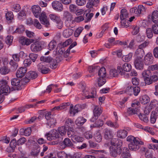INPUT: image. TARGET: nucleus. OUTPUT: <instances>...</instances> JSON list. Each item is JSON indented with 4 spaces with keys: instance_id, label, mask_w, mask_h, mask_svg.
<instances>
[{
    "instance_id": "obj_1",
    "label": "nucleus",
    "mask_w": 158,
    "mask_h": 158,
    "mask_svg": "<svg viewBox=\"0 0 158 158\" xmlns=\"http://www.w3.org/2000/svg\"><path fill=\"white\" fill-rule=\"evenodd\" d=\"M31 9L34 16L36 18L39 17L41 23L44 25L45 27H48L50 25V23L44 12H43L40 14L41 10L40 6L38 5H34L32 6Z\"/></svg>"
},
{
    "instance_id": "obj_2",
    "label": "nucleus",
    "mask_w": 158,
    "mask_h": 158,
    "mask_svg": "<svg viewBox=\"0 0 158 158\" xmlns=\"http://www.w3.org/2000/svg\"><path fill=\"white\" fill-rule=\"evenodd\" d=\"M127 140L130 143L128 145L129 149L131 151H135L140 148V145H143V142L137 137L130 135L127 138Z\"/></svg>"
},
{
    "instance_id": "obj_3",
    "label": "nucleus",
    "mask_w": 158,
    "mask_h": 158,
    "mask_svg": "<svg viewBox=\"0 0 158 158\" xmlns=\"http://www.w3.org/2000/svg\"><path fill=\"white\" fill-rule=\"evenodd\" d=\"M131 69V65L127 63L124 64L123 65L122 67L121 66H118L117 67V70L119 74L125 78H128L129 77V75L127 73H126L125 72H129Z\"/></svg>"
},
{
    "instance_id": "obj_4",
    "label": "nucleus",
    "mask_w": 158,
    "mask_h": 158,
    "mask_svg": "<svg viewBox=\"0 0 158 158\" xmlns=\"http://www.w3.org/2000/svg\"><path fill=\"white\" fill-rule=\"evenodd\" d=\"M136 57L134 60V64L136 69L139 70H142L144 66V62L143 57L144 55L135 54Z\"/></svg>"
},
{
    "instance_id": "obj_5",
    "label": "nucleus",
    "mask_w": 158,
    "mask_h": 158,
    "mask_svg": "<svg viewBox=\"0 0 158 158\" xmlns=\"http://www.w3.org/2000/svg\"><path fill=\"white\" fill-rule=\"evenodd\" d=\"M10 92L9 86L7 85L6 80H1L0 81V95H7Z\"/></svg>"
},
{
    "instance_id": "obj_6",
    "label": "nucleus",
    "mask_w": 158,
    "mask_h": 158,
    "mask_svg": "<svg viewBox=\"0 0 158 158\" xmlns=\"http://www.w3.org/2000/svg\"><path fill=\"white\" fill-rule=\"evenodd\" d=\"M45 118L47 120V124L49 127L52 128L55 126L56 120L52 116L50 112H48L45 114Z\"/></svg>"
},
{
    "instance_id": "obj_7",
    "label": "nucleus",
    "mask_w": 158,
    "mask_h": 158,
    "mask_svg": "<svg viewBox=\"0 0 158 158\" xmlns=\"http://www.w3.org/2000/svg\"><path fill=\"white\" fill-rule=\"evenodd\" d=\"M49 17L52 20L56 23L58 28L60 29L62 27L63 22L59 16L56 15L52 14L50 15Z\"/></svg>"
},
{
    "instance_id": "obj_8",
    "label": "nucleus",
    "mask_w": 158,
    "mask_h": 158,
    "mask_svg": "<svg viewBox=\"0 0 158 158\" xmlns=\"http://www.w3.org/2000/svg\"><path fill=\"white\" fill-rule=\"evenodd\" d=\"M140 103L138 101L133 102L131 104V107L129 108L127 110V113L129 115H133L137 113L138 110V107Z\"/></svg>"
},
{
    "instance_id": "obj_9",
    "label": "nucleus",
    "mask_w": 158,
    "mask_h": 158,
    "mask_svg": "<svg viewBox=\"0 0 158 158\" xmlns=\"http://www.w3.org/2000/svg\"><path fill=\"white\" fill-rule=\"evenodd\" d=\"M60 135L58 131L55 130H52L46 134L45 136L48 140H55L60 137Z\"/></svg>"
},
{
    "instance_id": "obj_10",
    "label": "nucleus",
    "mask_w": 158,
    "mask_h": 158,
    "mask_svg": "<svg viewBox=\"0 0 158 158\" xmlns=\"http://www.w3.org/2000/svg\"><path fill=\"white\" fill-rule=\"evenodd\" d=\"M42 44L41 41H36L31 45V49L32 51L36 52L42 49Z\"/></svg>"
},
{
    "instance_id": "obj_11",
    "label": "nucleus",
    "mask_w": 158,
    "mask_h": 158,
    "mask_svg": "<svg viewBox=\"0 0 158 158\" xmlns=\"http://www.w3.org/2000/svg\"><path fill=\"white\" fill-rule=\"evenodd\" d=\"M109 149L110 155L111 156L116 157L118 155H119L121 153V149L119 148L110 146Z\"/></svg>"
},
{
    "instance_id": "obj_12",
    "label": "nucleus",
    "mask_w": 158,
    "mask_h": 158,
    "mask_svg": "<svg viewBox=\"0 0 158 158\" xmlns=\"http://www.w3.org/2000/svg\"><path fill=\"white\" fill-rule=\"evenodd\" d=\"M38 71L43 74H47L50 69L47 67L44 62L40 63L37 65Z\"/></svg>"
},
{
    "instance_id": "obj_13",
    "label": "nucleus",
    "mask_w": 158,
    "mask_h": 158,
    "mask_svg": "<svg viewBox=\"0 0 158 158\" xmlns=\"http://www.w3.org/2000/svg\"><path fill=\"white\" fill-rule=\"evenodd\" d=\"M149 43L147 41L141 44L139 46V48L136 50L135 51V54H141V55H144L145 52L143 48L148 46Z\"/></svg>"
},
{
    "instance_id": "obj_14",
    "label": "nucleus",
    "mask_w": 158,
    "mask_h": 158,
    "mask_svg": "<svg viewBox=\"0 0 158 158\" xmlns=\"http://www.w3.org/2000/svg\"><path fill=\"white\" fill-rule=\"evenodd\" d=\"M154 57L150 53H148L143 59L144 63L146 65H148L152 64L154 61Z\"/></svg>"
},
{
    "instance_id": "obj_15",
    "label": "nucleus",
    "mask_w": 158,
    "mask_h": 158,
    "mask_svg": "<svg viewBox=\"0 0 158 158\" xmlns=\"http://www.w3.org/2000/svg\"><path fill=\"white\" fill-rule=\"evenodd\" d=\"M52 6L53 9L57 11L60 12L63 10V5L60 2L54 1L52 3Z\"/></svg>"
},
{
    "instance_id": "obj_16",
    "label": "nucleus",
    "mask_w": 158,
    "mask_h": 158,
    "mask_svg": "<svg viewBox=\"0 0 158 158\" xmlns=\"http://www.w3.org/2000/svg\"><path fill=\"white\" fill-rule=\"evenodd\" d=\"M158 80V77L156 75H151L149 77H147L145 79V82L146 84L150 85L156 82Z\"/></svg>"
},
{
    "instance_id": "obj_17",
    "label": "nucleus",
    "mask_w": 158,
    "mask_h": 158,
    "mask_svg": "<svg viewBox=\"0 0 158 158\" xmlns=\"http://www.w3.org/2000/svg\"><path fill=\"white\" fill-rule=\"evenodd\" d=\"M60 145L62 148L64 149L66 147H72L73 144L69 138H66L60 143Z\"/></svg>"
},
{
    "instance_id": "obj_18",
    "label": "nucleus",
    "mask_w": 158,
    "mask_h": 158,
    "mask_svg": "<svg viewBox=\"0 0 158 158\" xmlns=\"http://www.w3.org/2000/svg\"><path fill=\"white\" fill-rule=\"evenodd\" d=\"M11 84L12 85L16 86L17 90L20 89L21 88L22 84L21 80L17 78L12 79L11 80Z\"/></svg>"
},
{
    "instance_id": "obj_19",
    "label": "nucleus",
    "mask_w": 158,
    "mask_h": 158,
    "mask_svg": "<svg viewBox=\"0 0 158 158\" xmlns=\"http://www.w3.org/2000/svg\"><path fill=\"white\" fill-rule=\"evenodd\" d=\"M27 70V69L25 67H21L19 68L16 73L17 77L20 78H22L24 76Z\"/></svg>"
},
{
    "instance_id": "obj_20",
    "label": "nucleus",
    "mask_w": 158,
    "mask_h": 158,
    "mask_svg": "<svg viewBox=\"0 0 158 158\" xmlns=\"http://www.w3.org/2000/svg\"><path fill=\"white\" fill-rule=\"evenodd\" d=\"M104 138L106 139H111L113 136L112 131L107 128L104 129L103 130Z\"/></svg>"
},
{
    "instance_id": "obj_21",
    "label": "nucleus",
    "mask_w": 158,
    "mask_h": 158,
    "mask_svg": "<svg viewBox=\"0 0 158 158\" xmlns=\"http://www.w3.org/2000/svg\"><path fill=\"white\" fill-rule=\"evenodd\" d=\"M73 105H71L70 108V112L71 114H73V116H74L76 113H78L80 111L81 107L79 105H75L73 109Z\"/></svg>"
},
{
    "instance_id": "obj_22",
    "label": "nucleus",
    "mask_w": 158,
    "mask_h": 158,
    "mask_svg": "<svg viewBox=\"0 0 158 158\" xmlns=\"http://www.w3.org/2000/svg\"><path fill=\"white\" fill-rule=\"evenodd\" d=\"M133 86H128L126 88V90L124 92L123 91L118 92L117 93V94H123V93H127L130 95H131L133 94Z\"/></svg>"
},
{
    "instance_id": "obj_23",
    "label": "nucleus",
    "mask_w": 158,
    "mask_h": 158,
    "mask_svg": "<svg viewBox=\"0 0 158 158\" xmlns=\"http://www.w3.org/2000/svg\"><path fill=\"white\" fill-rule=\"evenodd\" d=\"M127 131L124 130H120L117 132V136L120 138H125L127 135Z\"/></svg>"
},
{
    "instance_id": "obj_24",
    "label": "nucleus",
    "mask_w": 158,
    "mask_h": 158,
    "mask_svg": "<svg viewBox=\"0 0 158 158\" xmlns=\"http://www.w3.org/2000/svg\"><path fill=\"white\" fill-rule=\"evenodd\" d=\"M73 31L71 29L68 28L64 30L63 33V36L65 38H68L72 35Z\"/></svg>"
},
{
    "instance_id": "obj_25",
    "label": "nucleus",
    "mask_w": 158,
    "mask_h": 158,
    "mask_svg": "<svg viewBox=\"0 0 158 158\" xmlns=\"http://www.w3.org/2000/svg\"><path fill=\"white\" fill-rule=\"evenodd\" d=\"M128 14L127 10L125 9H122L120 12V18L121 20H123L128 17Z\"/></svg>"
},
{
    "instance_id": "obj_26",
    "label": "nucleus",
    "mask_w": 158,
    "mask_h": 158,
    "mask_svg": "<svg viewBox=\"0 0 158 158\" xmlns=\"http://www.w3.org/2000/svg\"><path fill=\"white\" fill-rule=\"evenodd\" d=\"M140 101L143 104H145L150 101V98L147 95H145L140 98Z\"/></svg>"
},
{
    "instance_id": "obj_27",
    "label": "nucleus",
    "mask_w": 158,
    "mask_h": 158,
    "mask_svg": "<svg viewBox=\"0 0 158 158\" xmlns=\"http://www.w3.org/2000/svg\"><path fill=\"white\" fill-rule=\"evenodd\" d=\"M86 119L83 117H78L75 121V124L78 126H79L83 125L86 122Z\"/></svg>"
},
{
    "instance_id": "obj_28",
    "label": "nucleus",
    "mask_w": 158,
    "mask_h": 158,
    "mask_svg": "<svg viewBox=\"0 0 158 158\" xmlns=\"http://www.w3.org/2000/svg\"><path fill=\"white\" fill-rule=\"evenodd\" d=\"M152 19L155 23H158V11L157 10L154 11L152 15Z\"/></svg>"
},
{
    "instance_id": "obj_29",
    "label": "nucleus",
    "mask_w": 158,
    "mask_h": 158,
    "mask_svg": "<svg viewBox=\"0 0 158 158\" xmlns=\"http://www.w3.org/2000/svg\"><path fill=\"white\" fill-rule=\"evenodd\" d=\"M26 76L30 79H34L36 78L38 76V74L35 71H30L26 74Z\"/></svg>"
},
{
    "instance_id": "obj_30",
    "label": "nucleus",
    "mask_w": 158,
    "mask_h": 158,
    "mask_svg": "<svg viewBox=\"0 0 158 158\" xmlns=\"http://www.w3.org/2000/svg\"><path fill=\"white\" fill-rule=\"evenodd\" d=\"M122 155L123 157H130L131 156V154L130 153L129 149L126 147H124L123 148Z\"/></svg>"
},
{
    "instance_id": "obj_31",
    "label": "nucleus",
    "mask_w": 158,
    "mask_h": 158,
    "mask_svg": "<svg viewBox=\"0 0 158 158\" xmlns=\"http://www.w3.org/2000/svg\"><path fill=\"white\" fill-rule=\"evenodd\" d=\"M24 54L23 52H20L19 54H15L12 55V57L14 61L16 62H19L20 60V56L21 55H23Z\"/></svg>"
},
{
    "instance_id": "obj_32",
    "label": "nucleus",
    "mask_w": 158,
    "mask_h": 158,
    "mask_svg": "<svg viewBox=\"0 0 158 158\" xmlns=\"http://www.w3.org/2000/svg\"><path fill=\"white\" fill-rule=\"evenodd\" d=\"M137 8V12H139L138 13V16H139L140 15L144 14L146 11V9L145 6L142 5H139Z\"/></svg>"
},
{
    "instance_id": "obj_33",
    "label": "nucleus",
    "mask_w": 158,
    "mask_h": 158,
    "mask_svg": "<svg viewBox=\"0 0 158 158\" xmlns=\"http://www.w3.org/2000/svg\"><path fill=\"white\" fill-rule=\"evenodd\" d=\"M98 74L99 77H105L106 71L105 68L103 67L101 68L98 71Z\"/></svg>"
},
{
    "instance_id": "obj_34",
    "label": "nucleus",
    "mask_w": 158,
    "mask_h": 158,
    "mask_svg": "<svg viewBox=\"0 0 158 158\" xmlns=\"http://www.w3.org/2000/svg\"><path fill=\"white\" fill-rule=\"evenodd\" d=\"M63 16V18L65 20V21L70 20L73 18L72 15L68 11H64Z\"/></svg>"
},
{
    "instance_id": "obj_35",
    "label": "nucleus",
    "mask_w": 158,
    "mask_h": 158,
    "mask_svg": "<svg viewBox=\"0 0 158 158\" xmlns=\"http://www.w3.org/2000/svg\"><path fill=\"white\" fill-rule=\"evenodd\" d=\"M156 112L155 111H152L150 117V122L152 124L154 123L156 121L157 117L158 116L156 115Z\"/></svg>"
},
{
    "instance_id": "obj_36",
    "label": "nucleus",
    "mask_w": 158,
    "mask_h": 158,
    "mask_svg": "<svg viewBox=\"0 0 158 158\" xmlns=\"http://www.w3.org/2000/svg\"><path fill=\"white\" fill-rule=\"evenodd\" d=\"M106 124L108 126L114 128H117L119 127V125L116 122L113 123L110 120L106 122Z\"/></svg>"
},
{
    "instance_id": "obj_37",
    "label": "nucleus",
    "mask_w": 158,
    "mask_h": 158,
    "mask_svg": "<svg viewBox=\"0 0 158 158\" xmlns=\"http://www.w3.org/2000/svg\"><path fill=\"white\" fill-rule=\"evenodd\" d=\"M119 72L115 69H111L110 70L109 76L111 77H116L118 75Z\"/></svg>"
},
{
    "instance_id": "obj_38",
    "label": "nucleus",
    "mask_w": 158,
    "mask_h": 158,
    "mask_svg": "<svg viewBox=\"0 0 158 158\" xmlns=\"http://www.w3.org/2000/svg\"><path fill=\"white\" fill-rule=\"evenodd\" d=\"M94 115L99 116L102 113V110L98 106H95L93 110Z\"/></svg>"
},
{
    "instance_id": "obj_39",
    "label": "nucleus",
    "mask_w": 158,
    "mask_h": 158,
    "mask_svg": "<svg viewBox=\"0 0 158 158\" xmlns=\"http://www.w3.org/2000/svg\"><path fill=\"white\" fill-rule=\"evenodd\" d=\"M65 125L68 128H73V126L74 125L73 121L70 118H68L66 121Z\"/></svg>"
},
{
    "instance_id": "obj_40",
    "label": "nucleus",
    "mask_w": 158,
    "mask_h": 158,
    "mask_svg": "<svg viewBox=\"0 0 158 158\" xmlns=\"http://www.w3.org/2000/svg\"><path fill=\"white\" fill-rule=\"evenodd\" d=\"M9 63L11 66V68L14 70H15L18 67V64L17 62L14 61L11 59Z\"/></svg>"
},
{
    "instance_id": "obj_41",
    "label": "nucleus",
    "mask_w": 158,
    "mask_h": 158,
    "mask_svg": "<svg viewBox=\"0 0 158 158\" xmlns=\"http://www.w3.org/2000/svg\"><path fill=\"white\" fill-rule=\"evenodd\" d=\"M132 56V53L131 52L130 53L127 55L123 56L122 57V60L125 62H128L131 59Z\"/></svg>"
},
{
    "instance_id": "obj_42",
    "label": "nucleus",
    "mask_w": 158,
    "mask_h": 158,
    "mask_svg": "<svg viewBox=\"0 0 158 158\" xmlns=\"http://www.w3.org/2000/svg\"><path fill=\"white\" fill-rule=\"evenodd\" d=\"M58 130L59 134H60L61 135H65L67 131L65 127L64 126L59 127Z\"/></svg>"
},
{
    "instance_id": "obj_43",
    "label": "nucleus",
    "mask_w": 158,
    "mask_h": 158,
    "mask_svg": "<svg viewBox=\"0 0 158 158\" xmlns=\"http://www.w3.org/2000/svg\"><path fill=\"white\" fill-rule=\"evenodd\" d=\"M89 2L87 4L86 6L87 8H91L94 6V2H96L97 3L99 2L98 0H89Z\"/></svg>"
},
{
    "instance_id": "obj_44",
    "label": "nucleus",
    "mask_w": 158,
    "mask_h": 158,
    "mask_svg": "<svg viewBox=\"0 0 158 158\" xmlns=\"http://www.w3.org/2000/svg\"><path fill=\"white\" fill-rule=\"evenodd\" d=\"M94 138L96 141L100 143L102 141V137L100 133L98 132L95 134Z\"/></svg>"
},
{
    "instance_id": "obj_45",
    "label": "nucleus",
    "mask_w": 158,
    "mask_h": 158,
    "mask_svg": "<svg viewBox=\"0 0 158 158\" xmlns=\"http://www.w3.org/2000/svg\"><path fill=\"white\" fill-rule=\"evenodd\" d=\"M10 71V69L6 66H3L0 69V73L2 74H7Z\"/></svg>"
},
{
    "instance_id": "obj_46",
    "label": "nucleus",
    "mask_w": 158,
    "mask_h": 158,
    "mask_svg": "<svg viewBox=\"0 0 158 158\" xmlns=\"http://www.w3.org/2000/svg\"><path fill=\"white\" fill-rule=\"evenodd\" d=\"M150 70L148 69V70H144L143 72L142 75L143 77H144V81L145 79L146 78L149 77L151 75L152 73Z\"/></svg>"
},
{
    "instance_id": "obj_47",
    "label": "nucleus",
    "mask_w": 158,
    "mask_h": 158,
    "mask_svg": "<svg viewBox=\"0 0 158 158\" xmlns=\"http://www.w3.org/2000/svg\"><path fill=\"white\" fill-rule=\"evenodd\" d=\"M40 151V147L38 146L34 149L31 152V155L34 156H37Z\"/></svg>"
},
{
    "instance_id": "obj_48",
    "label": "nucleus",
    "mask_w": 158,
    "mask_h": 158,
    "mask_svg": "<svg viewBox=\"0 0 158 158\" xmlns=\"http://www.w3.org/2000/svg\"><path fill=\"white\" fill-rule=\"evenodd\" d=\"M153 30L151 28H147L146 30V33L147 37L149 39L151 38L153 36Z\"/></svg>"
},
{
    "instance_id": "obj_49",
    "label": "nucleus",
    "mask_w": 158,
    "mask_h": 158,
    "mask_svg": "<svg viewBox=\"0 0 158 158\" xmlns=\"http://www.w3.org/2000/svg\"><path fill=\"white\" fill-rule=\"evenodd\" d=\"M58 63L55 59L52 60L50 63V67L52 69H55L57 68Z\"/></svg>"
},
{
    "instance_id": "obj_50",
    "label": "nucleus",
    "mask_w": 158,
    "mask_h": 158,
    "mask_svg": "<svg viewBox=\"0 0 158 158\" xmlns=\"http://www.w3.org/2000/svg\"><path fill=\"white\" fill-rule=\"evenodd\" d=\"M105 77H99L98 80V86L101 87L106 82Z\"/></svg>"
},
{
    "instance_id": "obj_51",
    "label": "nucleus",
    "mask_w": 158,
    "mask_h": 158,
    "mask_svg": "<svg viewBox=\"0 0 158 158\" xmlns=\"http://www.w3.org/2000/svg\"><path fill=\"white\" fill-rule=\"evenodd\" d=\"M52 59V58L50 56H41L40 58V60L41 61L47 63H50Z\"/></svg>"
},
{
    "instance_id": "obj_52",
    "label": "nucleus",
    "mask_w": 158,
    "mask_h": 158,
    "mask_svg": "<svg viewBox=\"0 0 158 158\" xmlns=\"http://www.w3.org/2000/svg\"><path fill=\"white\" fill-rule=\"evenodd\" d=\"M74 21L72 19L70 20H67L65 21V24L66 27H73Z\"/></svg>"
},
{
    "instance_id": "obj_53",
    "label": "nucleus",
    "mask_w": 158,
    "mask_h": 158,
    "mask_svg": "<svg viewBox=\"0 0 158 158\" xmlns=\"http://www.w3.org/2000/svg\"><path fill=\"white\" fill-rule=\"evenodd\" d=\"M6 18L8 20H11L14 17L13 13L11 11L8 12L6 14Z\"/></svg>"
},
{
    "instance_id": "obj_54",
    "label": "nucleus",
    "mask_w": 158,
    "mask_h": 158,
    "mask_svg": "<svg viewBox=\"0 0 158 158\" xmlns=\"http://www.w3.org/2000/svg\"><path fill=\"white\" fill-rule=\"evenodd\" d=\"M119 141L117 139H112L110 141L111 144L112 145V146H113V147H116L120 145V144L119 143Z\"/></svg>"
},
{
    "instance_id": "obj_55",
    "label": "nucleus",
    "mask_w": 158,
    "mask_h": 158,
    "mask_svg": "<svg viewBox=\"0 0 158 158\" xmlns=\"http://www.w3.org/2000/svg\"><path fill=\"white\" fill-rule=\"evenodd\" d=\"M139 117V119L142 121H143L144 122L147 123L148 122V118L144 114H142L140 113L138 115Z\"/></svg>"
},
{
    "instance_id": "obj_56",
    "label": "nucleus",
    "mask_w": 158,
    "mask_h": 158,
    "mask_svg": "<svg viewBox=\"0 0 158 158\" xmlns=\"http://www.w3.org/2000/svg\"><path fill=\"white\" fill-rule=\"evenodd\" d=\"M34 26L38 29H40L42 28V26L39 22L38 20L36 19H34L33 20V23Z\"/></svg>"
},
{
    "instance_id": "obj_57",
    "label": "nucleus",
    "mask_w": 158,
    "mask_h": 158,
    "mask_svg": "<svg viewBox=\"0 0 158 158\" xmlns=\"http://www.w3.org/2000/svg\"><path fill=\"white\" fill-rule=\"evenodd\" d=\"M58 158H67V155L64 152H59L57 153Z\"/></svg>"
},
{
    "instance_id": "obj_58",
    "label": "nucleus",
    "mask_w": 158,
    "mask_h": 158,
    "mask_svg": "<svg viewBox=\"0 0 158 158\" xmlns=\"http://www.w3.org/2000/svg\"><path fill=\"white\" fill-rule=\"evenodd\" d=\"M83 28L81 27H80L78 28L74 33V35L76 37L79 36L80 33L83 30Z\"/></svg>"
},
{
    "instance_id": "obj_59",
    "label": "nucleus",
    "mask_w": 158,
    "mask_h": 158,
    "mask_svg": "<svg viewBox=\"0 0 158 158\" xmlns=\"http://www.w3.org/2000/svg\"><path fill=\"white\" fill-rule=\"evenodd\" d=\"M13 39V36H7L6 38V43L9 45H10L12 43Z\"/></svg>"
},
{
    "instance_id": "obj_60",
    "label": "nucleus",
    "mask_w": 158,
    "mask_h": 158,
    "mask_svg": "<svg viewBox=\"0 0 158 158\" xmlns=\"http://www.w3.org/2000/svg\"><path fill=\"white\" fill-rule=\"evenodd\" d=\"M130 12L131 14L138 16L139 12H137V8L136 7H134L131 8L130 10Z\"/></svg>"
},
{
    "instance_id": "obj_61",
    "label": "nucleus",
    "mask_w": 158,
    "mask_h": 158,
    "mask_svg": "<svg viewBox=\"0 0 158 158\" xmlns=\"http://www.w3.org/2000/svg\"><path fill=\"white\" fill-rule=\"evenodd\" d=\"M73 128H68L67 130V134L69 137H71L74 135V132L73 131Z\"/></svg>"
},
{
    "instance_id": "obj_62",
    "label": "nucleus",
    "mask_w": 158,
    "mask_h": 158,
    "mask_svg": "<svg viewBox=\"0 0 158 158\" xmlns=\"http://www.w3.org/2000/svg\"><path fill=\"white\" fill-rule=\"evenodd\" d=\"M25 29V28L24 26L21 25L19 26V27L17 28L14 32L15 33L19 32V33H21L24 31Z\"/></svg>"
},
{
    "instance_id": "obj_63",
    "label": "nucleus",
    "mask_w": 158,
    "mask_h": 158,
    "mask_svg": "<svg viewBox=\"0 0 158 158\" xmlns=\"http://www.w3.org/2000/svg\"><path fill=\"white\" fill-rule=\"evenodd\" d=\"M99 68L100 67L98 66H90L89 67V73L95 72L97 70L99 69Z\"/></svg>"
},
{
    "instance_id": "obj_64",
    "label": "nucleus",
    "mask_w": 158,
    "mask_h": 158,
    "mask_svg": "<svg viewBox=\"0 0 158 158\" xmlns=\"http://www.w3.org/2000/svg\"><path fill=\"white\" fill-rule=\"evenodd\" d=\"M17 145V142L15 139H14L12 140L10 144V147L12 149H14Z\"/></svg>"
}]
</instances>
